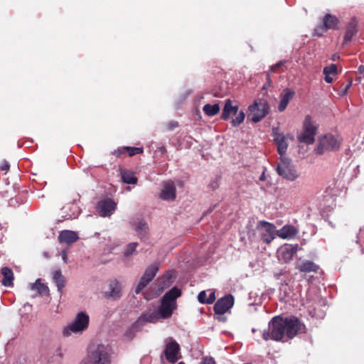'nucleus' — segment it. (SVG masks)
I'll return each instance as SVG.
<instances>
[{"mask_svg": "<svg viewBox=\"0 0 364 364\" xmlns=\"http://www.w3.org/2000/svg\"><path fill=\"white\" fill-rule=\"evenodd\" d=\"M303 327V324L296 317L282 318L277 316L269 322L268 329L263 331L262 337L265 341L272 339L279 341L285 336L291 339L302 331Z\"/></svg>", "mask_w": 364, "mask_h": 364, "instance_id": "1", "label": "nucleus"}, {"mask_svg": "<svg viewBox=\"0 0 364 364\" xmlns=\"http://www.w3.org/2000/svg\"><path fill=\"white\" fill-rule=\"evenodd\" d=\"M87 364H111V350L103 343L92 344L89 346L86 358Z\"/></svg>", "mask_w": 364, "mask_h": 364, "instance_id": "2", "label": "nucleus"}, {"mask_svg": "<svg viewBox=\"0 0 364 364\" xmlns=\"http://www.w3.org/2000/svg\"><path fill=\"white\" fill-rule=\"evenodd\" d=\"M31 290L37 291L38 294H43L48 291V287L41 282V279H38L35 283L30 284Z\"/></svg>", "mask_w": 364, "mask_h": 364, "instance_id": "30", "label": "nucleus"}, {"mask_svg": "<svg viewBox=\"0 0 364 364\" xmlns=\"http://www.w3.org/2000/svg\"><path fill=\"white\" fill-rule=\"evenodd\" d=\"M284 63H285V61H283V60L278 62L274 65L271 66L269 72H271V73L275 72L278 68L283 65Z\"/></svg>", "mask_w": 364, "mask_h": 364, "instance_id": "40", "label": "nucleus"}, {"mask_svg": "<svg viewBox=\"0 0 364 364\" xmlns=\"http://www.w3.org/2000/svg\"><path fill=\"white\" fill-rule=\"evenodd\" d=\"M148 229L149 228L146 223L143 220L139 221L135 228L137 234L141 237H144L146 236Z\"/></svg>", "mask_w": 364, "mask_h": 364, "instance_id": "31", "label": "nucleus"}, {"mask_svg": "<svg viewBox=\"0 0 364 364\" xmlns=\"http://www.w3.org/2000/svg\"><path fill=\"white\" fill-rule=\"evenodd\" d=\"M245 118V114L244 112L241 110L237 113V117L232 119L231 124L233 127H237L244 122Z\"/></svg>", "mask_w": 364, "mask_h": 364, "instance_id": "33", "label": "nucleus"}, {"mask_svg": "<svg viewBox=\"0 0 364 364\" xmlns=\"http://www.w3.org/2000/svg\"><path fill=\"white\" fill-rule=\"evenodd\" d=\"M327 30L328 28L324 24L320 25L315 28L314 34L315 36H321Z\"/></svg>", "mask_w": 364, "mask_h": 364, "instance_id": "35", "label": "nucleus"}, {"mask_svg": "<svg viewBox=\"0 0 364 364\" xmlns=\"http://www.w3.org/2000/svg\"><path fill=\"white\" fill-rule=\"evenodd\" d=\"M357 33V23L355 20H352L347 26L346 31L344 36L343 44H347L351 41L353 37Z\"/></svg>", "mask_w": 364, "mask_h": 364, "instance_id": "24", "label": "nucleus"}, {"mask_svg": "<svg viewBox=\"0 0 364 364\" xmlns=\"http://www.w3.org/2000/svg\"><path fill=\"white\" fill-rule=\"evenodd\" d=\"M238 109L239 107L237 105H233L232 102L230 99L226 100L221 118L224 120H227L230 114H237Z\"/></svg>", "mask_w": 364, "mask_h": 364, "instance_id": "20", "label": "nucleus"}, {"mask_svg": "<svg viewBox=\"0 0 364 364\" xmlns=\"http://www.w3.org/2000/svg\"><path fill=\"white\" fill-rule=\"evenodd\" d=\"M164 354L168 362L176 363L181 357L179 345L175 341L171 339L166 345Z\"/></svg>", "mask_w": 364, "mask_h": 364, "instance_id": "11", "label": "nucleus"}, {"mask_svg": "<svg viewBox=\"0 0 364 364\" xmlns=\"http://www.w3.org/2000/svg\"><path fill=\"white\" fill-rule=\"evenodd\" d=\"M317 127L314 124L310 116L305 118L304 122V131L299 136V141L307 144H312L315 140Z\"/></svg>", "mask_w": 364, "mask_h": 364, "instance_id": "8", "label": "nucleus"}, {"mask_svg": "<svg viewBox=\"0 0 364 364\" xmlns=\"http://www.w3.org/2000/svg\"><path fill=\"white\" fill-rule=\"evenodd\" d=\"M339 146V141L333 135L328 134L318 139L315 151L317 154H322L327 151H336L338 149Z\"/></svg>", "mask_w": 364, "mask_h": 364, "instance_id": "7", "label": "nucleus"}, {"mask_svg": "<svg viewBox=\"0 0 364 364\" xmlns=\"http://www.w3.org/2000/svg\"><path fill=\"white\" fill-rule=\"evenodd\" d=\"M296 268L301 272H316L318 269V267L315 263L308 260L298 264Z\"/></svg>", "mask_w": 364, "mask_h": 364, "instance_id": "26", "label": "nucleus"}, {"mask_svg": "<svg viewBox=\"0 0 364 364\" xmlns=\"http://www.w3.org/2000/svg\"><path fill=\"white\" fill-rule=\"evenodd\" d=\"M273 133L274 140L277 144L279 154H280L281 157L285 156L284 154H285L288 147V144L286 141L285 136L283 134L279 133L277 129H274Z\"/></svg>", "mask_w": 364, "mask_h": 364, "instance_id": "16", "label": "nucleus"}, {"mask_svg": "<svg viewBox=\"0 0 364 364\" xmlns=\"http://www.w3.org/2000/svg\"><path fill=\"white\" fill-rule=\"evenodd\" d=\"M90 317L84 311L77 314L74 320L66 326L62 331L64 337H68L72 334H80L85 331L89 326Z\"/></svg>", "mask_w": 364, "mask_h": 364, "instance_id": "4", "label": "nucleus"}, {"mask_svg": "<svg viewBox=\"0 0 364 364\" xmlns=\"http://www.w3.org/2000/svg\"><path fill=\"white\" fill-rule=\"evenodd\" d=\"M78 239L77 232L72 230H62L58 235L59 242L65 243L68 245L75 242Z\"/></svg>", "mask_w": 364, "mask_h": 364, "instance_id": "18", "label": "nucleus"}, {"mask_svg": "<svg viewBox=\"0 0 364 364\" xmlns=\"http://www.w3.org/2000/svg\"><path fill=\"white\" fill-rule=\"evenodd\" d=\"M265 179L264 173H262V174L259 177L260 181H264Z\"/></svg>", "mask_w": 364, "mask_h": 364, "instance_id": "47", "label": "nucleus"}, {"mask_svg": "<svg viewBox=\"0 0 364 364\" xmlns=\"http://www.w3.org/2000/svg\"><path fill=\"white\" fill-rule=\"evenodd\" d=\"M338 22V18L330 14H326L323 18V23L328 29H336Z\"/></svg>", "mask_w": 364, "mask_h": 364, "instance_id": "28", "label": "nucleus"}, {"mask_svg": "<svg viewBox=\"0 0 364 364\" xmlns=\"http://www.w3.org/2000/svg\"><path fill=\"white\" fill-rule=\"evenodd\" d=\"M159 198L166 201H173L176 198V186L173 181H166L161 183Z\"/></svg>", "mask_w": 364, "mask_h": 364, "instance_id": "12", "label": "nucleus"}, {"mask_svg": "<svg viewBox=\"0 0 364 364\" xmlns=\"http://www.w3.org/2000/svg\"><path fill=\"white\" fill-rule=\"evenodd\" d=\"M350 85H351V84L350 83V84H348V85L346 86V89H345V90H344V94L347 92V91H348V90L350 88Z\"/></svg>", "mask_w": 364, "mask_h": 364, "instance_id": "48", "label": "nucleus"}, {"mask_svg": "<svg viewBox=\"0 0 364 364\" xmlns=\"http://www.w3.org/2000/svg\"><path fill=\"white\" fill-rule=\"evenodd\" d=\"M208 293L206 304H213L215 300V291L212 289L207 291Z\"/></svg>", "mask_w": 364, "mask_h": 364, "instance_id": "39", "label": "nucleus"}, {"mask_svg": "<svg viewBox=\"0 0 364 364\" xmlns=\"http://www.w3.org/2000/svg\"><path fill=\"white\" fill-rule=\"evenodd\" d=\"M160 150L162 151V152H164L166 151V149L164 146H162L160 148Z\"/></svg>", "mask_w": 364, "mask_h": 364, "instance_id": "51", "label": "nucleus"}, {"mask_svg": "<svg viewBox=\"0 0 364 364\" xmlns=\"http://www.w3.org/2000/svg\"><path fill=\"white\" fill-rule=\"evenodd\" d=\"M294 95V92L291 90L285 89L283 90L282 93L280 95L281 100L278 107V109L279 112H283L285 110L289 102L293 98Z\"/></svg>", "mask_w": 364, "mask_h": 364, "instance_id": "19", "label": "nucleus"}, {"mask_svg": "<svg viewBox=\"0 0 364 364\" xmlns=\"http://www.w3.org/2000/svg\"><path fill=\"white\" fill-rule=\"evenodd\" d=\"M159 287L161 290L169 287L171 284V275L169 273L166 274L159 279Z\"/></svg>", "mask_w": 364, "mask_h": 364, "instance_id": "32", "label": "nucleus"}, {"mask_svg": "<svg viewBox=\"0 0 364 364\" xmlns=\"http://www.w3.org/2000/svg\"><path fill=\"white\" fill-rule=\"evenodd\" d=\"M275 169L278 175L290 181H295L299 176V173L292 166L291 160L286 156L280 157Z\"/></svg>", "mask_w": 364, "mask_h": 364, "instance_id": "6", "label": "nucleus"}, {"mask_svg": "<svg viewBox=\"0 0 364 364\" xmlns=\"http://www.w3.org/2000/svg\"><path fill=\"white\" fill-rule=\"evenodd\" d=\"M126 149L129 151V156H134L143 152V148L141 147H126Z\"/></svg>", "mask_w": 364, "mask_h": 364, "instance_id": "37", "label": "nucleus"}, {"mask_svg": "<svg viewBox=\"0 0 364 364\" xmlns=\"http://www.w3.org/2000/svg\"><path fill=\"white\" fill-rule=\"evenodd\" d=\"M105 294L107 297H110L114 299L119 298L121 296V287L119 283L117 280L110 282L109 284V290L106 291Z\"/></svg>", "mask_w": 364, "mask_h": 364, "instance_id": "22", "label": "nucleus"}, {"mask_svg": "<svg viewBox=\"0 0 364 364\" xmlns=\"http://www.w3.org/2000/svg\"><path fill=\"white\" fill-rule=\"evenodd\" d=\"M52 279L57 287L58 291L61 294L65 287L66 281L60 269H55L52 272Z\"/></svg>", "mask_w": 364, "mask_h": 364, "instance_id": "21", "label": "nucleus"}, {"mask_svg": "<svg viewBox=\"0 0 364 364\" xmlns=\"http://www.w3.org/2000/svg\"><path fill=\"white\" fill-rule=\"evenodd\" d=\"M114 153L117 156H119V154H121L119 150H115Z\"/></svg>", "mask_w": 364, "mask_h": 364, "instance_id": "50", "label": "nucleus"}, {"mask_svg": "<svg viewBox=\"0 0 364 364\" xmlns=\"http://www.w3.org/2000/svg\"><path fill=\"white\" fill-rule=\"evenodd\" d=\"M117 204L112 199H105L98 202L96 209L102 217H109L114 213Z\"/></svg>", "mask_w": 364, "mask_h": 364, "instance_id": "13", "label": "nucleus"}, {"mask_svg": "<svg viewBox=\"0 0 364 364\" xmlns=\"http://www.w3.org/2000/svg\"><path fill=\"white\" fill-rule=\"evenodd\" d=\"M339 58H340L339 55H338V54H337V53H335V54H333V55L331 56V60H332L333 61H336V60H338V59H339Z\"/></svg>", "mask_w": 364, "mask_h": 364, "instance_id": "46", "label": "nucleus"}, {"mask_svg": "<svg viewBox=\"0 0 364 364\" xmlns=\"http://www.w3.org/2000/svg\"><path fill=\"white\" fill-rule=\"evenodd\" d=\"M248 117L253 122H259L269 113V107L264 99H257L248 107Z\"/></svg>", "mask_w": 364, "mask_h": 364, "instance_id": "5", "label": "nucleus"}, {"mask_svg": "<svg viewBox=\"0 0 364 364\" xmlns=\"http://www.w3.org/2000/svg\"><path fill=\"white\" fill-rule=\"evenodd\" d=\"M55 355L59 356L60 358L63 357V353L60 348H58L55 351Z\"/></svg>", "mask_w": 364, "mask_h": 364, "instance_id": "45", "label": "nucleus"}, {"mask_svg": "<svg viewBox=\"0 0 364 364\" xmlns=\"http://www.w3.org/2000/svg\"><path fill=\"white\" fill-rule=\"evenodd\" d=\"M136 246H137V243L136 242L129 243L127 245L126 251L124 252V255L126 257H128V256L131 255L134 252Z\"/></svg>", "mask_w": 364, "mask_h": 364, "instance_id": "36", "label": "nucleus"}, {"mask_svg": "<svg viewBox=\"0 0 364 364\" xmlns=\"http://www.w3.org/2000/svg\"><path fill=\"white\" fill-rule=\"evenodd\" d=\"M200 364H216L213 358H205L200 363Z\"/></svg>", "mask_w": 364, "mask_h": 364, "instance_id": "41", "label": "nucleus"}, {"mask_svg": "<svg viewBox=\"0 0 364 364\" xmlns=\"http://www.w3.org/2000/svg\"><path fill=\"white\" fill-rule=\"evenodd\" d=\"M159 318H161L159 316V311H149L147 313L141 315L138 321V323H143L144 322H149V323H155L156 322Z\"/></svg>", "mask_w": 364, "mask_h": 364, "instance_id": "25", "label": "nucleus"}, {"mask_svg": "<svg viewBox=\"0 0 364 364\" xmlns=\"http://www.w3.org/2000/svg\"><path fill=\"white\" fill-rule=\"evenodd\" d=\"M257 228L261 239L266 243H270L277 236L276 227L270 223L259 221Z\"/></svg>", "mask_w": 364, "mask_h": 364, "instance_id": "9", "label": "nucleus"}, {"mask_svg": "<svg viewBox=\"0 0 364 364\" xmlns=\"http://www.w3.org/2000/svg\"><path fill=\"white\" fill-rule=\"evenodd\" d=\"M1 276H3V279L1 281V283L5 287H11L13 286V281H14V273L12 270L7 267H3L1 269Z\"/></svg>", "mask_w": 364, "mask_h": 364, "instance_id": "23", "label": "nucleus"}, {"mask_svg": "<svg viewBox=\"0 0 364 364\" xmlns=\"http://www.w3.org/2000/svg\"><path fill=\"white\" fill-rule=\"evenodd\" d=\"M203 110L208 117H213L220 112V106L218 104H206L203 106Z\"/></svg>", "mask_w": 364, "mask_h": 364, "instance_id": "29", "label": "nucleus"}, {"mask_svg": "<svg viewBox=\"0 0 364 364\" xmlns=\"http://www.w3.org/2000/svg\"><path fill=\"white\" fill-rule=\"evenodd\" d=\"M60 255L62 259L65 263H68V252L66 250H64L61 252Z\"/></svg>", "mask_w": 364, "mask_h": 364, "instance_id": "43", "label": "nucleus"}, {"mask_svg": "<svg viewBox=\"0 0 364 364\" xmlns=\"http://www.w3.org/2000/svg\"><path fill=\"white\" fill-rule=\"evenodd\" d=\"M178 126V124L176 122H174L173 123V124H171V127H170V129H173L174 127H176Z\"/></svg>", "mask_w": 364, "mask_h": 364, "instance_id": "49", "label": "nucleus"}, {"mask_svg": "<svg viewBox=\"0 0 364 364\" xmlns=\"http://www.w3.org/2000/svg\"><path fill=\"white\" fill-rule=\"evenodd\" d=\"M122 180L127 184H136L137 183V178L134 176V173L129 170L122 169L120 171Z\"/></svg>", "mask_w": 364, "mask_h": 364, "instance_id": "27", "label": "nucleus"}, {"mask_svg": "<svg viewBox=\"0 0 364 364\" xmlns=\"http://www.w3.org/2000/svg\"><path fill=\"white\" fill-rule=\"evenodd\" d=\"M299 232L298 229L291 225H286L283 226L281 229L277 230V236L282 239H292L294 238Z\"/></svg>", "mask_w": 364, "mask_h": 364, "instance_id": "17", "label": "nucleus"}, {"mask_svg": "<svg viewBox=\"0 0 364 364\" xmlns=\"http://www.w3.org/2000/svg\"><path fill=\"white\" fill-rule=\"evenodd\" d=\"M325 75L324 80L327 83H331L333 82V77L328 74H323Z\"/></svg>", "mask_w": 364, "mask_h": 364, "instance_id": "44", "label": "nucleus"}, {"mask_svg": "<svg viewBox=\"0 0 364 364\" xmlns=\"http://www.w3.org/2000/svg\"><path fill=\"white\" fill-rule=\"evenodd\" d=\"M159 271V265L152 264L146 268L143 276L141 277L138 285L136 287L135 292L139 294L147 286V284L154 279Z\"/></svg>", "mask_w": 364, "mask_h": 364, "instance_id": "10", "label": "nucleus"}, {"mask_svg": "<svg viewBox=\"0 0 364 364\" xmlns=\"http://www.w3.org/2000/svg\"><path fill=\"white\" fill-rule=\"evenodd\" d=\"M298 250V245L285 244L279 248L277 255L279 259L287 262L293 258Z\"/></svg>", "mask_w": 364, "mask_h": 364, "instance_id": "15", "label": "nucleus"}, {"mask_svg": "<svg viewBox=\"0 0 364 364\" xmlns=\"http://www.w3.org/2000/svg\"><path fill=\"white\" fill-rule=\"evenodd\" d=\"M234 304V298L232 295H226L217 301L214 305V311L216 314H223L226 313Z\"/></svg>", "mask_w": 364, "mask_h": 364, "instance_id": "14", "label": "nucleus"}, {"mask_svg": "<svg viewBox=\"0 0 364 364\" xmlns=\"http://www.w3.org/2000/svg\"><path fill=\"white\" fill-rule=\"evenodd\" d=\"M0 168L2 170V171H7L9 170V164L7 161H3L1 162V165H0Z\"/></svg>", "mask_w": 364, "mask_h": 364, "instance_id": "42", "label": "nucleus"}, {"mask_svg": "<svg viewBox=\"0 0 364 364\" xmlns=\"http://www.w3.org/2000/svg\"><path fill=\"white\" fill-rule=\"evenodd\" d=\"M323 74L336 75L337 66L336 64H331L330 66H326L323 68Z\"/></svg>", "mask_w": 364, "mask_h": 364, "instance_id": "34", "label": "nucleus"}, {"mask_svg": "<svg viewBox=\"0 0 364 364\" xmlns=\"http://www.w3.org/2000/svg\"><path fill=\"white\" fill-rule=\"evenodd\" d=\"M178 364H185L184 362H179Z\"/></svg>", "mask_w": 364, "mask_h": 364, "instance_id": "52", "label": "nucleus"}, {"mask_svg": "<svg viewBox=\"0 0 364 364\" xmlns=\"http://www.w3.org/2000/svg\"><path fill=\"white\" fill-rule=\"evenodd\" d=\"M181 294V290L176 287L172 288L161 298V304L158 309L161 318H168L176 309V299Z\"/></svg>", "mask_w": 364, "mask_h": 364, "instance_id": "3", "label": "nucleus"}, {"mask_svg": "<svg viewBox=\"0 0 364 364\" xmlns=\"http://www.w3.org/2000/svg\"><path fill=\"white\" fill-rule=\"evenodd\" d=\"M208 291H202L198 294V300L201 304H206L207 298H208Z\"/></svg>", "mask_w": 364, "mask_h": 364, "instance_id": "38", "label": "nucleus"}]
</instances>
